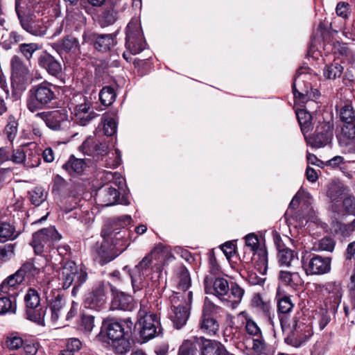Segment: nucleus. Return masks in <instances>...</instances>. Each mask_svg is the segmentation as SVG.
Listing matches in <instances>:
<instances>
[{
  "mask_svg": "<svg viewBox=\"0 0 355 355\" xmlns=\"http://www.w3.org/2000/svg\"><path fill=\"white\" fill-rule=\"evenodd\" d=\"M277 309L278 311L282 315H279V320L282 328L284 329L286 326H290V323H288L286 320V315L288 314L293 308V304L290 297L286 295H281L277 294Z\"/></svg>",
  "mask_w": 355,
  "mask_h": 355,
  "instance_id": "412c9836",
  "label": "nucleus"
},
{
  "mask_svg": "<svg viewBox=\"0 0 355 355\" xmlns=\"http://www.w3.org/2000/svg\"><path fill=\"white\" fill-rule=\"evenodd\" d=\"M116 122L111 117H107L104 119L103 123V132L107 136H112L116 131Z\"/></svg>",
  "mask_w": 355,
  "mask_h": 355,
  "instance_id": "5fc2aeb1",
  "label": "nucleus"
},
{
  "mask_svg": "<svg viewBox=\"0 0 355 355\" xmlns=\"http://www.w3.org/2000/svg\"><path fill=\"white\" fill-rule=\"evenodd\" d=\"M240 316H243L245 319V329L246 332L254 337H261V330L257 324L250 318L245 311L239 313Z\"/></svg>",
  "mask_w": 355,
  "mask_h": 355,
  "instance_id": "4c0bfd02",
  "label": "nucleus"
},
{
  "mask_svg": "<svg viewBox=\"0 0 355 355\" xmlns=\"http://www.w3.org/2000/svg\"><path fill=\"white\" fill-rule=\"evenodd\" d=\"M49 309L51 311V320L55 323L65 309V303L60 294H58L54 299L51 300Z\"/></svg>",
  "mask_w": 355,
  "mask_h": 355,
  "instance_id": "c85d7f7f",
  "label": "nucleus"
},
{
  "mask_svg": "<svg viewBox=\"0 0 355 355\" xmlns=\"http://www.w3.org/2000/svg\"><path fill=\"white\" fill-rule=\"evenodd\" d=\"M24 277L19 274L17 275V271L9 276L4 280L0 285V293H9L16 289L17 286L23 282Z\"/></svg>",
  "mask_w": 355,
  "mask_h": 355,
  "instance_id": "473e14b6",
  "label": "nucleus"
},
{
  "mask_svg": "<svg viewBox=\"0 0 355 355\" xmlns=\"http://www.w3.org/2000/svg\"><path fill=\"white\" fill-rule=\"evenodd\" d=\"M245 244L251 251H255L259 247L257 236L254 234H248L245 236Z\"/></svg>",
  "mask_w": 355,
  "mask_h": 355,
  "instance_id": "338daca9",
  "label": "nucleus"
},
{
  "mask_svg": "<svg viewBox=\"0 0 355 355\" xmlns=\"http://www.w3.org/2000/svg\"><path fill=\"white\" fill-rule=\"evenodd\" d=\"M61 269L63 289H67L73 285L71 293L73 296H76L79 288L88 279L87 268L83 265L77 266L74 261H69Z\"/></svg>",
  "mask_w": 355,
  "mask_h": 355,
  "instance_id": "39448f33",
  "label": "nucleus"
},
{
  "mask_svg": "<svg viewBox=\"0 0 355 355\" xmlns=\"http://www.w3.org/2000/svg\"><path fill=\"white\" fill-rule=\"evenodd\" d=\"M143 342L149 340L161 331L160 322L155 314H148L147 307L141 304L138 312V321L135 325Z\"/></svg>",
  "mask_w": 355,
  "mask_h": 355,
  "instance_id": "423d86ee",
  "label": "nucleus"
},
{
  "mask_svg": "<svg viewBox=\"0 0 355 355\" xmlns=\"http://www.w3.org/2000/svg\"><path fill=\"white\" fill-rule=\"evenodd\" d=\"M11 85L15 93H21L26 89L29 70L18 55H14L10 61Z\"/></svg>",
  "mask_w": 355,
  "mask_h": 355,
  "instance_id": "0eeeda50",
  "label": "nucleus"
},
{
  "mask_svg": "<svg viewBox=\"0 0 355 355\" xmlns=\"http://www.w3.org/2000/svg\"><path fill=\"white\" fill-rule=\"evenodd\" d=\"M74 114L76 122L83 126L86 125L91 120L97 116L95 112H92V113L74 112Z\"/></svg>",
  "mask_w": 355,
  "mask_h": 355,
  "instance_id": "603ef678",
  "label": "nucleus"
},
{
  "mask_svg": "<svg viewBox=\"0 0 355 355\" xmlns=\"http://www.w3.org/2000/svg\"><path fill=\"white\" fill-rule=\"evenodd\" d=\"M246 342L250 346V349H252L256 353H261L266 349V343L261 337H256L252 339H247Z\"/></svg>",
  "mask_w": 355,
  "mask_h": 355,
  "instance_id": "de8ad7c7",
  "label": "nucleus"
},
{
  "mask_svg": "<svg viewBox=\"0 0 355 355\" xmlns=\"http://www.w3.org/2000/svg\"><path fill=\"white\" fill-rule=\"evenodd\" d=\"M173 258L168 248L162 244L156 245L132 270L130 277L133 290L136 291L142 289L146 279L153 272L159 273L166 262Z\"/></svg>",
  "mask_w": 355,
  "mask_h": 355,
  "instance_id": "f257e3e1",
  "label": "nucleus"
},
{
  "mask_svg": "<svg viewBox=\"0 0 355 355\" xmlns=\"http://www.w3.org/2000/svg\"><path fill=\"white\" fill-rule=\"evenodd\" d=\"M119 191L109 184L105 185L96 193L97 200L102 207L114 205L119 200Z\"/></svg>",
  "mask_w": 355,
  "mask_h": 355,
  "instance_id": "dca6fc26",
  "label": "nucleus"
},
{
  "mask_svg": "<svg viewBox=\"0 0 355 355\" xmlns=\"http://www.w3.org/2000/svg\"><path fill=\"white\" fill-rule=\"evenodd\" d=\"M302 267L307 275H321L329 272L331 270V259L313 254L302 259Z\"/></svg>",
  "mask_w": 355,
  "mask_h": 355,
  "instance_id": "1a4fd4ad",
  "label": "nucleus"
},
{
  "mask_svg": "<svg viewBox=\"0 0 355 355\" xmlns=\"http://www.w3.org/2000/svg\"><path fill=\"white\" fill-rule=\"evenodd\" d=\"M345 187L340 182H331L329 185L328 191H327V197L331 200L333 203V209L335 211H339V206L338 202L343 196L345 193Z\"/></svg>",
  "mask_w": 355,
  "mask_h": 355,
  "instance_id": "5701e85b",
  "label": "nucleus"
},
{
  "mask_svg": "<svg viewBox=\"0 0 355 355\" xmlns=\"http://www.w3.org/2000/svg\"><path fill=\"white\" fill-rule=\"evenodd\" d=\"M17 164H21L26 162V156L24 149L21 147L10 152V159Z\"/></svg>",
  "mask_w": 355,
  "mask_h": 355,
  "instance_id": "4d7b16f0",
  "label": "nucleus"
},
{
  "mask_svg": "<svg viewBox=\"0 0 355 355\" xmlns=\"http://www.w3.org/2000/svg\"><path fill=\"white\" fill-rule=\"evenodd\" d=\"M203 337H192L185 340L180 347L178 355H197L202 347Z\"/></svg>",
  "mask_w": 355,
  "mask_h": 355,
  "instance_id": "4be33fe9",
  "label": "nucleus"
},
{
  "mask_svg": "<svg viewBox=\"0 0 355 355\" xmlns=\"http://www.w3.org/2000/svg\"><path fill=\"white\" fill-rule=\"evenodd\" d=\"M277 259L282 266L289 267L293 263L297 261L298 257L294 250L278 244Z\"/></svg>",
  "mask_w": 355,
  "mask_h": 355,
  "instance_id": "a878e982",
  "label": "nucleus"
},
{
  "mask_svg": "<svg viewBox=\"0 0 355 355\" xmlns=\"http://www.w3.org/2000/svg\"><path fill=\"white\" fill-rule=\"evenodd\" d=\"M6 345L10 349H17L23 345V340L17 336H12L8 338Z\"/></svg>",
  "mask_w": 355,
  "mask_h": 355,
  "instance_id": "e2e57ef3",
  "label": "nucleus"
},
{
  "mask_svg": "<svg viewBox=\"0 0 355 355\" xmlns=\"http://www.w3.org/2000/svg\"><path fill=\"white\" fill-rule=\"evenodd\" d=\"M335 242L330 237H324L319 241L318 249L320 250L332 252L334 249Z\"/></svg>",
  "mask_w": 355,
  "mask_h": 355,
  "instance_id": "bf43d9fd",
  "label": "nucleus"
},
{
  "mask_svg": "<svg viewBox=\"0 0 355 355\" xmlns=\"http://www.w3.org/2000/svg\"><path fill=\"white\" fill-rule=\"evenodd\" d=\"M227 349L220 342L204 338L200 355H225Z\"/></svg>",
  "mask_w": 355,
  "mask_h": 355,
  "instance_id": "b1692460",
  "label": "nucleus"
},
{
  "mask_svg": "<svg viewBox=\"0 0 355 355\" xmlns=\"http://www.w3.org/2000/svg\"><path fill=\"white\" fill-rule=\"evenodd\" d=\"M173 307L191 309L193 300L192 291H175L169 297Z\"/></svg>",
  "mask_w": 355,
  "mask_h": 355,
  "instance_id": "aec40b11",
  "label": "nucleus"
},
{
  "mask_svg": "<svg viewBox=\"0 0 355 355\" xmlns=\"http://www.w3.org/2000/svg\"><path fill=\"white\" fill-rule=\"evenodd\" d=\"M94 48L101 52L111 50L116 44V35L114 34H96L91 35Z\"/></svg>",
  "mask_w": 355,
  "mask_h": 355,
  "instance_id": "f3484780",
  "label": "nucleus"
},
{
  "mask_svg": "<svg viewBox=\"0 0 355 355\" xmlns=\"http://www.w3.org/2000/svg\"><path fill=\"white\" fill-rule=\"evenodd\" d=\"M343 71V67L338 63L334 62L328 66L324 71V76L328 79L339 78Z\"/></svg>",
  "mask_w": 355,
  "mask_h": 355,
  "instance_id": "37998d69",
  "label": "nucleus"
},
{
  "mask_svg": "<svg viewBox=\"0 0 355 355\" xmlns=\"http://www.w3.org/2000/svg\"><path fill=\"white\" fill-rule=\"evenodd\" d=\"M121 0H107L103 10L98 16V23L101 27L113 24L118 19L121 10Z\"/></svg>",
  "mask_w": 355,
  "mask_h": 355,
  "instance_id": "ddd939ff",
  "label": "nucleus"
},
{
  "mask_svg": "<svg viewBox=\"0 0 355 355\" xmlns=\"http://www.w3.org/2000/svg\"><path fill=\"white\" fill-rule=\"evenodd\" d=\"M81 327L86 332H91L94 327V317L92 315H83L82 317Z\"/></svg>",
  "mask_w": 355,
  "mask_h": 355,
  "instance_id": "052dcab7",
  "label": "nucleus"
},
{
  "mask_svg": "<svg viewBox=\"0 0 355 355\" xmlns=\"http://www.w3.org/2000/svg\"><path fill=\"white\" fill-rule=\"evenodd\" d=\"M103 241L97 244L95 250V259L104 265L121 254L130 245L126 238L127 232L103 230Z\"/></svg>",
  "mask_w": 355,
  "mask_h": 355,
  "instance_id": "20e7f679",
  "label": "nucleus"
},
{
  "mask_svg": "<svg viewBox=\"0 0 355 355\" xmlns=\"http://www.w3.org/2000/svg\"><path fill=\"white\" fill-rule=\"evenodd\" d=\"M299 76L295 77L294 83L293 84V92L295 98H298L300 101H301L302 103H305L309 99V86L305 87L303 89H301L300 91H298L296 89V83L297 81V78Z\"/></svg>",
  "mask_w": 355,
  "mask_h": 355,
  "instance_id": "864d4df0",
  "label": "nucleus"
},
{
  "mask_svg": "<svg viewBox=\"0 0 355 355\" xmlns=\"http://www.w3.org/2000/svg\"><path fill=\"white\" fill-rule=\"evenodd\" d=\"M333 137V127L329 123H323L317 127L315 134L307 139L313 147L321 148L330 143Z\"/></svg>",
  "mask_w": 355,
  "mask_h": 355,
  "instance_id": "4468645a",
  "label": "nucleus"
},
{
  "mask_svg": "<svg viewBox=\"0 0 355 355\" xmlns=\"http://www.w3.org/2000/svg\"><path fill=\"white\" fill-rule=\"evenodd\" d=\"M338 230L343 236H348L355 230V219L349 224L337 223Z\"/></svg>",
  "mask_w": 355,
  "mask_h": 355,
  "instance_id": "0e129e2a",
  "label": "nucleus"
},
{
  "mask_svg": "<svg viewBox=\"0 0 355 355\" xmlns=\"http://www.w3.org/2000/svg\"><path fill=\"white\" fill-rule=\"evenodd\" d=\"M86 167V163L83 159H78L71 155L69 161L63 164L62 168L71 175L80 174Z\"/></svg>",
  "mask_w": 355,
  "mask_h": 355,
  "instance_id": "c756f323",
  "label": "nucleus"
},
{
  "mask_svg": "<svg viewBox=\"0 0 355 355\" xmlns=\"http://www.w3.org/2000/svg\"><path fill=\"white\" fill-rule=\"evenodd\" d=\"M61 46L67 52L79 49V42L76 37L67 36L62 40Z\"/></svg>",
  "mask_w": 355,
  "mask_h": 355,
  "instance_id": "09e8293b",
  "label": "nucleus"
},
{
  "mask_svg": "<svg viewBox=\"0 0 355 355\" xmlns=\"http://www.w3.org/2000/svg\"><path fill=\"white\" fill-rule=\"evenodd\" d=\"M301 130L304 135L309 133L313 128L312 116L306 110L302 109L296 112Z\"/></svg>",
  "mask_w": 355,
  "mask_h": 355,
  "instance_id": "f704fd0d",
  "label": "nucleus"
},
{
  "mask_svg": "<svg viewBox=\"0 0 355 355\" xmlns=\"http://www.w3.org/2000/svg\"><path fill=\"white\" fill-rule=\"evenodd\" d=\"M349 291V303L344 306V311L347 317L355 315V272L350 277V282L347 285Z\"/></svg>",
  "mask_w": 355,
  "mask_h": 355,
  "instance_id": "2f4dec72",
  "label": "nucleus"
},
{
  "mask_svg": "<svg viewBox=\"0 0 355 355\" xmlns=\"http://www.w3.org/2000/svg\"><path fill=\"white\" fill-rule=\"evenodd\" d=\"M132 327L133 322L130 318L122 322L107 319L103 321L101 331L98 337L101 339V334L105 332L107 338L110 340L109 344L112 349L117 354H125L131 348L130 338Z\"/></svg>",
  "mask_w": 355,
  "mask_h": 355,
  "instance_id": "f03ea898",
  "label": "nucleus"
},
{
  "mask_svg": "<svg viewBox=\"0 0 355 355\" xmlns=\"http://www.w3.org/2000/svg\"><path fill=\"white\" fill-rule=\"evenodd\" d=\"M285 327H287V326ZM288 327H291L292 331L291 335L285 338V341L294 346H299L305 342L312 334L311 328L309 326L305 325L302 322H298L295 318H293L292 324H290V326H288Z\"/></svg>",
  "mask_w": 355,
  "mask_h": 355,
  "instance_id": "9b49d317",
  "label": "nucleus"
},
{
  "mask_svg": "<svg viewBox=\"0 0 355 355\" xmlns=\"http://www.w3.org/2000/svg\"><path fill=\"white\" fill-rule=\"evenodd\" d=\"M279 279L283 284L294 289L303 284L302 277L297 272H291L287 270H281L279 272Z\"/></svg>",
  "mask_w": 355,
  "mask_h": 355,
  "instance_id": "bb28decb",
  "label": "nucleus"
},
{
  "mask_svg": "<svg viewBox=\"0 0 355 355\" xmlns=\"http://www.w3.org/2000/svg\"><path fill=\"white\" fill-rule=\"evenodd\" d=\"M105 299L104 288L100 286L87 295L85 305L89 309L99 310L104 305Z\"/></svg>",
  "mask_w": 355,
  "mask_h": 355,
  "instance_id": "6ab92c4d",
  "label": "nucleus"
},
{
  "mask_svg": "<svg viewBox=\"0 0 355 355\" xmlns=\"http://www.w3.org/2000/svg\"><path fill=\"white\" fill-rule=\"evenodd\" d=\"M60 239L61 235L58 232L54 227L50 226L49 227L46 228V243L47 241H51L52 242L58 241L60 240Z\"/></svg>",
  "mask_w": 355,
  "mask_h": 355,
  "instance_id": "69168bd1",
  "label": "nucleus"
},
{
  "mask_svg": "<svg viewBox=\"0 0 355 355\" xmlns=\"http://www.w3.org/2000/svg\"><path fill=\"white\" fill-rule=\"evenodd\" d=\"M27 318L37 324L44 325V311L42 305L35 308L27 309Z\"/></svg>",
  "mask_w": 355,
  "mask_h": 355,
  "instance_id": "58836bf2",
  "label": "nucleus"
},
{
  "mask_svg": "<svg viewBox=\"0 0 355 355\" xmlns=\"http://www.w3.org/2000/svg\"><path fill=\"white\" fill-rule=\"evenodd\" d=\"M336 12L339 17L347 18L351 12L349 4L344 1L339 2L336 6Z\"/></svg>",
  "mask_w": 355,
  "mask_h": 355,
  "instance_id": "13d9d810",
  "label": "nucleus"
},
{
  "mask_svg": "<svg viewBox=\"0 0 355 355\" xmlns=\"http://www.w3.org/2000/svg\"><path fill=\"white\" fill-rule=\"evenodd\" d=\"M342 133L349 140L347 144H352L353 150H355V122L345 124L342 128Z\"/></svg>",
  "mask_w": 355,
  "mask_h": 355,
  "instance_id": "c03bdc74",
  "label": "nucleus"
},
{
  "mask_svg": "<svg viewBox=\"0 0 355 355\" xmlns=\"http://www.w3.org/2000/svg\"><path fill=\"white\" fill-rule=\"evenodd\" d=\"M28 109L31 112L40 111L44 107V83L33 86L28 92Z\"/></svg>",
  "mask_w": 355,
  "mask_h": 355,
  "instance_id": "2eb2a0df",
  "label": "nucleus"
},
{
  "mask_svg": "<svg viewBox=\"0 0 355 355\" xmlns=\"http://www.w3.org/2000/svg\"><path fill=\"white\" fill-rule=\"evenodd\" d=\"M112 306L114 309L123 311H132L134 308L133 300L123 293H117L112 300Z\"/></svg>",
  "mask_w": 355,
  "mask_h": 355,
  "instance_id": "7c9ffc66",
  "label": "nucleus"
},
{
  "mask_svg": "<svg viewBox=\"0 0 355 355\" xmlns=\"http://www.w3.org/2000/svg\"><path fill=\"white\" fill-rule=\"evenodd\" d=\"M99 98L103 105H110L115 100L116 94L114 89L110 86L104 87L99 93Z\"/></svg>",
  "mask_w": 355,
  "mask_h": 355,
  "instance_id": "79ce46f5",
  "label": "nucleus"
},
{
  "mask_svg": "<svg viewBox=\"0 0 355 355\" xmlns=\"http://www.w3.org/2000/svg\"><path fill=\"white\" fill-rule=\"evenodd\" d=\"M18 123L15 119V117L10 116L8 118V122L5 127V134L6 135L9 141H12L15 138L17 133Z\"/></svg>",
  "mask_w": 355,
  "mask_h": 355,
  "instance_id": "49530a36",
  "label": "nucleus"
},
{
  "mask_svg": "<svg viewBox=\"0 0 355 355\" xmlns=\"http://www.w3.org/2000/svg\"><path fill=\"white\" fill-rule=\"evenodd\" d=\"M18 236L15 227L9 223H0V243L14 240Z\"/></svg>",
  "mask_w": 355,
  "mask_h": 355,
  "instance_id": "e433bc0d",
  "label": "nucleus"
},
{
  "mask_svg": "<svg viewBox=\"0 0 355 355\" xmlns=\"http://www.w3.org/2000/svg\"><path fill=\"white\" fill-rule=\"evenodd\" d=\"M191 280L188 270L184 266H181L178 272V280L176 291H190Z\"/></svg>",
  "mask_w": 355,
  "mask_h": 355,
  "instance_id": "72a5a7b5",
  "label": "nucleus"
},
{
  "mask_svg": "<svg viewBox=\"0 0 355 355\" xmlns=\"http://www.w3.org/2000/svg\"><path fill=\"white\" fill-rule=\"evenodd\" d=\"M339 116L340 120L344 122L345 124L355 122V110L352 102L345 101L340 105Z\"/></svg>",
  "mask_w": 355,
  "mask_h": 355,
  "instance_id": "c9c22d12",
  "label": "nucleus"
},
{
  "mask_svg": "<svg viewBox=\"0 0 355 355\" xmlns=\"http://www.w3.org/2000/svg\"><path fill=\"white\" fill-rule=\"evenodd\" d=\"M189 311L190 309L187 307L182 309L180 307H173L171 306L170 318L177 329H180L186 324L189 317Z\"/></svg>",
  "mask_w": 355,
  "mask_h": 355,
  "instance_id": "cd10ccee",
  "label": "nucleus"
},
{
  "mask_svg": "<svg viewBox=\"0 0 355 355\" xmlns=\"http://www.w3.org/2000/svg\"><path fill=\"white\" fill-rule=\"evenodd\" d=\"M220 309V306L210 301L205 300L202 309V316L199 324L200 329L203 333L214 335L218 331L219 324L214 318L210 316V313H217Z\"/></svg>",
  "mask_w": 355,
  "mask_h": 355,
  "instance_id": "9d476101",
  "label": "nucleus"
},
{
  "mask_svg": "<svg viewBox=\"0 0 355 355\" xmlns=\"http://www.w3.org/2000/svg\"><path fill=\"white\" fill-rule=\"evenodd\" d=\"M82 343L77 338H69L67 343V349L72 352H78L80 349Z\"/></svg>",
  "mask_w": 355,
  "mask_h": 355,
  "instance_id": "774afa93",
  "label": "nucleus"
},
{
  "mask_svg": "<svg viewBox=\"0 0 355 355\" xmlns=\"http://www.w3.org/2000/svg\"><path fill=\"white\" fill-rule=\"evenodd\" d=\"M39 49L38 45L35 43L21 44L19 46V51L27 60H29L33 53Z\"/></svg>",
  "mask_w": 355,
  "mask_h": 355,
  "instance_id": "6e6d98bb",
  "label": "nucleus"
},
{
  "mask_svg": "<svg viewBox=\"0 0 355 355\" xmlns=\"http://www.w3.org/2000/svg\"><path fill=\"white\" fill-rule=\"evenodd\" d=\"M40 273V269L35 266L33 263L26 262L17 270V275L23 276L24 280L35 277Z\"/></svg>",
  "mask_w": 355,
  "mask_h": 355,
  "instance_id": "a19ab883",
  "label": "nucleus"
},
{
  "mask_svg": "<svg viewBox=\"0 0 355 355\" xmlns=\"http://www.w3.org/2000/svg\"><path fill=\"white\" fill-rule=\"evenodd\" d=\"M125 46L132 54L139 53L145 48L140 24L137 20L130 21L127 26Z\"/></svg>",
  "mask_w": 355,
  "mask_h": 355,
  "instance_id": "6e6552de",
  "label": "nucleus"
},
{
  "mask_svg": "<svg viewBox=\"0 0 355 355\" xmlns=\"http://www.w3.org/2000/svg\"><path fill=\"white\" fill-rule=\"evenodd\" d=\"M46 65H47L48 72L53 75L57 76L61 71V66L60 63L53 58L51 55H46Z\"/></svg>",
  "mask_w": 355,
  "mask_h": 355,
  "instance_id": "3c124183",
  "label": "nucleus"
},
{
  "mask_svg": "<svg viewBox=\"0 0 355 355\" xmlns=\"http://www.w3.org/2000/svg\"><path fill=\"white\" fill-rule=\"evenodd\" d=\"M44 229H40L37 232L33 234V241L31 243L32 245L35 254L42 256L44 250Z\"/></svg>",
  "mask_w": 355,
  "mask_h": 355,
  "instance_id": "ea45409f",
  "label": "nucleus"
},
{
  "mask_svg": "<svg viewBox=\"0 0 355 355\" xmlns=\"http://www.w3.org/2000/svg\"><path fill=\"white\" fill-rule=\"evenodd\" d=\"M67 121V114L64 109L46 111V125L53 130H59Z\"/></svg>",
  "mask_w": 355,
  "mask_h": 355,
  "instance_id": "a211bd4d",
  "label": "nucleus"
},
{
  "mask_svg": "<svg viewBox=\"0 0 355 355\" xmlns=\"http://www.w3.org/2000/svg\"><path fill=\"white\" fill-rule=\"evenodd\" d=\"M30 200L32 204L39 206L44 201V189L42 187H36L29 192Z\"/></svg>",
  "mask_w": 355,
  "mask_h": 355,
  "instance_id": "8fccbe9b",
  "label": "nucleus"
},
{
  "mask_svg": "<svg viewBox=\"0 0 355 355\" xmlns=\"http://www.w3.org/2000/svg\"><path fill=\"white\" fill-rule=\"evenodd\" d=\"M325 290L328 293L324 300V305L327 310L333 314L337 312L338 308L341 302L343 289L340 283L332 282L325 286Z\"/></svg>",
  "mask_w": 355,
  "mask_h": 355,
  "instance_id": "f8f14e48",
  "label": "nucleus"
},
{
  "mask_svg": "<svg viewBox=\"0 0 355 355\" xmlns=\"http://www.w3.org/2000/svg\"><path fill=\"white\" fill-rule=\"evenodd\" d=\"M345 211L348 214H354L355 211V198L352 196L345 197L343 201Z\"/></svg>",
  "mask_w": 355,
  "mask_h": 355,
  "instance_id": "680f3d73",
  "label": "nucleus"
},
{
  "mask_svg": "<svg viewBox=\"0 0 355 355\" xmlns=\"http://www.w3.org/2000/svg\"><path fill=\"white\" fill-rule=\"evenodd\" d=\"M85 153H94L98 155L107 154L108 145L106 142L94 141L87 139L80 147Z\"/></svg>",
  "mask_w": 355,
  "mask_h": 355,
  "instance_id": "393cba45",
  "label": "nucleus"
},
{
  "mask_svg": "<svg viewBox=\"0 0 355 355\" xmlns=\"http://www.w3.org/2000/svg\"><path fill=\"white\" fill-rule=\"evenodd\" d=\"M25 302L27 309L35 308L40 306V298L37 292L30 288L25 296Z\"/></svg>",
  "mask_w": 355,
  "mask_h": 355,
  "instance_id": "a18cd8bd",
  "label": "nucleus"
},
{
  "mask_svg": "<svg viewBox=\"0 0 355 355\" xmlns=\"http://www.w3.org/2000/svg\"><path fill=\"white\" fill-rule=\"evenodd\" d=\"M205 291L206 293L216 295L225 306L234 309L241 302L244 289L237 284L229 285L227 280L223 277H216L214 279L209 276L204 279Z\"/></svg>",
  "mask_w": 355,
  "mask_h": 355,
  "instance_id": "7ed1b4c3",
  "label": "nucleus"
}]
</instances>
